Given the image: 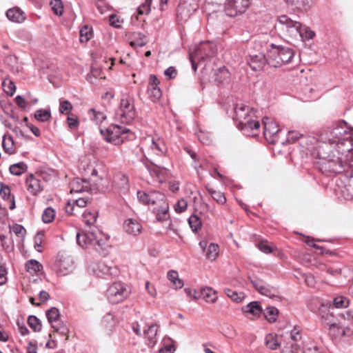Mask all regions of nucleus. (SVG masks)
Here are the masks:
<instances>
[{"label":"nucleus","mask_w":353,"mask_h":353,"mask_svg":"<svg viewBox=\"0 0 353 353\" xmlns=\"http://www.w3.org/2000/svg\"><path fill=\"white\" fill-rule=\"evenodd\" d=\"M319 139L323 142V145H335L336 152L342 150L348 152L353 149V130L343 121H339L332 125L325 128L320 133Z\"/></svg>","instance_id":"obj_1"},{"label":"nucleus","mask_w":353,"mask_h":353,"mask_svg":"<svg viewBox=\"0 0 353 353\" xmlns=\"http://www.w3.org/2000/svg\"><path fill=\"white\" fill-rule=\"evenodd\" d=\"M317 154L319 159L315 163V167L322 174L330 176L345 171L343 157L331 152L329 145H319Z\"/></svg>","instance_id":"obj_2"},{"label":"nucleus","mask_w":353,"mask_h":353,"mask_svg":"<svg viewBox=\"0 0 353 353\" xmlns=\"http://www.w3.org/2000/svg\"><path fill=\"white\" fill-rule=\"evenodd\" d=\"M294 56V50L288 47L268 45V65L272 68H279L292 61Z\"/></svg>","instance_id":"obj_3"},{"label":"nucleus","mask_w":353,"mask_h":353,"mask_svg":"<svg viewBox=\"0 0 353 353\" xmlns=\"http://www.w3.org/2000/svg\"><path fill=\"white\" fill-rule=\"evenodd\" d=\"M100 133L107 142L115 145L134 137V134L128 128L117 124H112L105 129H100Z\"/></svg>","instance_id":"obj_4"},{"label":"nucleus","mask_w":353,"mask_h":353,"mask_svg":"<svg viewBox=\"0 0 353 353\" xmlns=\"http://www.w3.org/2000/svg\"><path fill=\"white\" fill-rule=\"evenodd\" d=\"M252 108L243 103L236 104L234 107L233 119L236 121V126L241 130H254L260 127L259 121L253 120L250 114Z\"/></svg>","instance_id":"obj_5"},{"label":"nucleus","mask_w":353,"mask_h":353,"mask_svg":"<svg viewBox=\"0 0 353 353\" xmlns=\"http://www.w3.org/2000/svg\"><path fill=\"white\" fill-rule=\"evenodd\" d=\"M116 116L121 122L131 123L137 116L134 107V98L128 94H123L121 99L119 110Z\"/></svg>","instance_id":"obj_6"},{"label":"nucleus","mask_w":353,"mask_h":353,"mask_svg":"<svg viewBox=\"0 0 353 353\" xmlns=\"http://www.w3.org/2000/svg\"><path fill=\"white\" fill-rule=\"evenodd\" d=\"M130 294L128 285L122 282L113 283L107 290L106 296L112 304H117L123 301Z\"/></svg>","instance_id":"obj_7"},{"label":"nucleus","mask_w":353,"mask_h":353,"mask_svg":"<svg viewBox=\"0 0 353 353\" xmlns=\"http://www.w3.org/2000/svg\"><path fill=\"white\" fill-rule=\"evenodd\" d=\"M55 268L59 275L65 276L74 270V261L67 252H60L57 256Z\"/></svg>","instance_id":"obj_8"},{"label":"nucleus","mask_w":353,"mask_h":353,"mask_svg":"<svg viewBox=\"0 0 353 353\" xmlns=\"http://www.w3.org/2000/svg\"><path fill=\"white\" fill-rule=\"evenodd\" d=\"M250 6V0H226L224 10L227 16L235 17L244 13Z\"/></svg>","instance_id":"obj_9"},{"label":"nucleus","mask_w":353,"mask_h":353,"mask_svg":"<svg viewBox=\"0 0 353 353\" xmlns=\"http://www.w3.org/2000/svg\"><path fill=\"white\" fill-rule=\"evenodd\" d=\"M46 315L48 322L51 324L54 331L60 334L62 336H66L68 332V327L61 323H59V319L60 317L59 310L55 307H52L46 312Z\"/></svg>","instance_id":"obj_10"},{"label":"nucleus","mask_w":353,"mask_h":353,"mask_svg":"<svg viewBox=\"0 0 353 353\" xmlns=\"http://www.w3.org/2000/svg\"><path fill=\"white\" fill-rule=\"evenodd\" d=\"M108 237L99 230H94L91 245L99 255L105 256L108 253Z\"/></svg>","instance_id":"obj_11"},{"label":"nucleus","mask_w":353,"mask_h":353,"mask_svg":"<svg viewBox=\"0 0 353 353\" xmlns=\"http://www.w3.org/2000/svg\"><path fill=\"white\" fill-rule=\"evenodd\" d=\"M253 287L262 295L270 298L279 296V292L276 288L265 284L262 279L258 278H250Z\"/></svg>","instance_id":"obj_12"},{"label":"nucleus","mask_w":353,"mask_h":353,"mask_svg":"<svg viewBox=\"0 0 353 353\" xmlns=\"http://www.w3.org/2000/svg\"><path fill=\"white\" fill-rule=\"evenodd\" d=\"M216 52V45L213 43L205 41L196 46L193 53L197 59L204 61L208 58L214 57Z\"/></svg>","instance_id":"obj_13"},{"label":"nucleus","mask_w":353,"mask_h":353,"mask_svg":"<svg viewBox=\"0 0 353 353\" xmlns=\"http://www.w3.org/2000/svg\"><path fill=\"white\" fill-rule=\"evenodd\" d=\"M263 124L264 125V136L265 139L272 143L277 142L279 133L280 132L277 123L271 121L269 118L265 117L263 119Z\"/></svg>","instance_id":"obj_14"},{"label":"nucleus","mask_w":353,"mask_h":353,"mask_svg":"<svg viewBox=\"0 0 353 353\" xmlns=\"http://www.w3.org/2000/svg\"><path fill=\"white\" fill-rule=\"evenodd\" d=\"M279 23L282 26V30H285L292 34H302L301 23L292 20L286 15L281 16L279 19Z\"/></svg>","instance_id":"obj_15"},{"label":"nucleus","mask_w":353,"mask_h":353,"mask_svg":"<svg viewBox=\"0 0 353 353\" xmlns=\"http://www.w3.org/2000/svg\"><path fill=\"white\" fill-rule=\"evenodd\" d=\"M248 63L254 71H260L265 64L268 65V46L266 47V54L261 52L258 54L251 55L248 59Z\"/></svg>","instance_id":"obj_16"},{"label":"nucleus","mask_w":353,"mask_h":353,"mask_svg":"<svg viewBox=\"0 0 353 353\" xmlns=\"http://www.w3.org/2000/svg\"><path fill=\"white\" fill-rule=\"evenodd\" d=\"M26 185L28 191L32 195H37L43 190L41 181L34 174H30L26 179Z\"/></svg>","instance_id":"obj_17"},{"label":"nucleus","mask_w":353,"mask_h":353,"mask_svg":"<svg viewBox=\"0 0 353 353\" xmlns=\"http://www.w3.org/2000/svg\"><path fill=\"white\" fill-rule=\"evenodd\" d=\"M332 310L333 307H327L324 304H321L319 307V314L321 316L323 323L327 326L334 324L337 321Z\"/></svg>","instance_id":"obj_18"},{"label":"nucleus","mask_w":353,"mask_h":353,"mask_svg":"<svg viewBox=\"0 0 353 353\" xmlns=\"http://www.w3.org/2000/svg\"><path fill=\"white\" fill-rule=\"evenodd\" d=\"M123 227L125 232L130 235L137 236L141 232L142 226L141 223L131 218L124 221Z\"/></svg>","instance_id":"obj_19"},{"label":"nucleus","mask_w":353,"mask_h":353,"mask_svg":"<svg viewBox=\"0 0 353 353\" xmlns=\"http://www.w3.org/2000/svg\"><path fill=\"white\" fill-rule=\"evenodd\" d=\"M152 212L156 216V219L159 222L165 221L170 218L168 202H163L161 205H156L152 209Z\"/></svg>","instance_id":"obj_20"},{"label":"nucleus","mask_w":353,"mask_h":353,"mask_svg":"<svg viewBox=\"0 0 353 353\" xmlns=\"http://www.w3.org/2000/svg\"><path fill=\"white\" fill-rule=\"evenodd\" d=\"M214 81L221 85L228 84L230 81V73L225 66L219 68L214 72Z\"/></svg>","instance_id":"obj_21"},{"label":"nucleus","mask_w":353,"mask_h":353,"mask_svg":"<svg viewBox=\"0 0 353 353\" xmlns=\"http://www.w3.org/2000/svg\"><path fill=\"white\" fill-rule=\"evenodd\" d=\"M6 17L12 22L19 23L23 22L26 19L24 12L18 7L8 9L6 12Z\"/></svg>","instance_id":"obj_22"},{"label":"nucleus","mask_w":353,"mask_h":353,"mask_svg":"<svg viewBox=\"0 0 353 353\" xmlns=\"http://www.w3.org/2000/svg\"><path fill=\"white\" fill-rule=\"evenodd\" d=\"M89 190V183L86 180L75 178L70 183L71 192H88Z\"/></svg>","instance_id":"obj_23"},{"label":"nucleus","mask_w":353,"mask_h":353,"mask_svg":"<svg viewBox=\"0 0 353 353\" xmlns=\"http://www.w3.org/2000/svg\"><path fill=\"white\" fill-rule=\"evenodd\" d=\"M130 44L132 47H143L147 43L146 37L141 32H134L129 36Z\"/></svg>","instance_id":"obj_24"},{"label":"nucleus","mask_w":353,"mask_h":353,"mask_svg":"<svg viewBox=\"0 0 353 353\" xmlns=\"http://www.w3.org/2000/svg\"><path fill=\"white\" fill-rule=\"evenodd\" d=\"M150 149L157 155H163L167 152V146L163 141L161 138L152 139V143L150 145Z\"/></svg>","instance_id":"obj_25"},{"label":"nucleus","mask_w":353,"mask_h":353,"mask_svg":"<svg viewBox=\"0 0 353 353\" xmlns=\"http://www.w3.org/2000/svg\"><path fill=\"white\" fill-rule=\"evenodd\" d=\"M94 272L98 277H105L112 274V268L105 263L99 261L94 268Z\"/></svg>","instance_id":"obj_26"},{"label":"nucleus","mask_w":353,"mask_h":353,"mask_svg":"<svg viewBox=\"0 0 353 353\" xmlns=\"http://www.w3.org/2000/svg\"><path fill=\"white\" fill-rule=\"evenodd\" d=\"M158 327L157 324H151L148 329L143 330V334L148 341V345L154 346L157 343Z\"/></svg>","instance_id":"obj_27"},{"label":"nucleus","mask_w":353,"mask_h":353,"mask_svg":"<svg viewBox=\"0 0 353 353\" xmlns=\"http://www.w3.org/2000/svg\"><path fill=\"white\" fill-rule=\"evenodd\" d=\"M245 313H250L255 317H259L262 312L263 309L259 301H252L249 303L243 309Z\"/></svg>","instance_id":"obj_28"},{"label":"nucleus","mask_w":353,"mask_h":353,"mask_svg":"<svg viewBox=\"0 0 353 353\" xmlns=\"http://www.w3.org/2000/svg\"><path fill=\"white\" fill-rule=\"evenodd\" d=\"M94 230H92L88 231L86 233H77V243L81 246H86L88 245H91L92 238L94 236Z\"/></svg>","instance_id":"obj_29"},{"label":"nucleus","mask_w":353,"mask_h":353,"mask_svg":"<svg viewBox=\"0 0 353 353\" xmlns=\"http://www.w3.org/2000/svg\"><path fill=\"white\" fill-rule=\"evenodd\" d=\"M329 334L332 339H341L346 335L345 328L336 321L334 324H331L328 326Z\"/></svg>","instance_id":"obj_30"},{"label":"nucleus","mask_w":353,"mask_h":353,"mask_svg":"<svg viewBox=\"0 0 353 353\" xmlns=\"http://www.w3.org/2000/svg\"><path fill=\"white\" fill-rule=\"evenodd\" d=\"M202 297L208 303H214L217 299L216 292L211 288H205L201 289L199 292V298Z\"/></svg>","instance_id":"obj_31"},{"label":"nucleus","mask_w":353,"mask_h":353,"mask_svg":"<svg viewBox=\"0 0 353 353\" xmlns=\"http://www.w3.org/2000/svg\"><path fill=\"white\" fill-rule=\"evenodd\" d=\"M150 204L160 205L163 202H168L165 196L159 191H150Z\"/></svg>","instance_id":"obj_32"},{"label":"nucleus","mask_w":353,"mask_h":353,"mask_svg":"<svg viewBox=\"0 0 353 353\" xmlns=\"http://www.w3.org/2000/svg\"><path fill=\"white\" fill-rule=\"evenodd\" d=\"M336 153L340 157H343V161L345 164V170L347 168L353 167V149L350 150L348 152H343L342 150H339Z\"/></svg>","instance_id":"obj_33"},{"label":"nucleus","mask_w":353,"mask_h":353,"mask_svg":"<svg viewBox=\"0 0 353 353\" xmlns=\"http://www.w3.org/2000/svg\"><path fill=\"white\" fill-rule=\"evenodd\" d=\"M205 189L208 194L212 197V199L219 204L223 205L226 202V198L224 194L220 191H216L208 185L205 186Z\"/></svg>","instance_id":"obj_34"},{"label":"nucleus","mask_w":353,"mask_h":353,"mask_svg":"<svg viewBox=\"0 0 353 353\" xmlns=\"http://www.w3.org/2000/svg\"><path fill=\"white\" fill-rule=\"evenodd\" d=\"M27 169L28 165L23 161L12 164L9 168L10 173L15 176L21 175L27 171Z\"/></svg>","instance_id":"obj_35"},{"label":"nucleus","mask_w":353,"mask_h":353,"mask_svg":"<svg viewBox=\"0 0 353 353\" xmlns=\"http://www.w3.org/2000/svg\"><path fill=\"white\" fill-rule=\"evenodd\" d=\"M307 139L304 134H301L296 130H290L288 132L286 142L288 143H294L296 141L300 140L301 143H303L305 139Z\"/></svg>","instance_id":"obj_36"},{"label":"nucleus","mask_w":353,"mask_h":353,"mask_svg":"<svg viewBox=\"0 0 353 353\" xmlns=\"http://www.w3.org/2000/svg\"><path fill=\"white\" fill-rule=\"evenodd\" d=\"M92 37V28L87 25L83 26L79 32V40L81 43H87Z\"/></svg>","instance_id":"obj_37"},{"label":"nucleus","mask_w":353,"mask_h":353,"mask_svg":"<svg viewBox=\"0 0 353 353\" xmlns=\"http://www.w3.org/2000/svg\"><path fill=\"white\" fill-rule=\"evenodd\" d=\"M168 279L172 283L176 289L181 288L184 283L179 278V274L175 270H170L168 272Z\"/></svg>","instance_id":"obj_38"},{"label":"nucleus","mask_w":353,"mask_h":353,"mask_svg":"<svg viewBox=\"0 0 353 353\" xmlns=\"http://www.w3.org/2000/svg\"><path fill=\"white\" fill-rule=\"evenodd\" d=\"M83 221L88 226L93 225L97 221V212L85 210L83 215Z\"/></svg>","instance_id":"obj_39"},{"label":"nucleus","mask_w":353,"mask_h":353,"mask_svg":"<svg viewBox=\"0 0 353 353\" xmlns=\"http://www.w3.org/2000/svg\"><path fill=\"white\" fill-rule=\"evenodd\" d=\"M262 313L269 322L272 323L276 321L279 310L276 307L271 306L268 307Z\"/></svg>","instance_id":"obj_40"},{"label":"nucleus","mask_w":353,"mask_h":353,"mask_svg":"<svg viewBox=\"0 0 353 353\" xmlns=\"http://www.w3.org/2000/svg\"><path fill=\"white\" fill-rule=\"evenodd\" d=\"M36 174L45 181H50L54 176V171L48 168H41L38 170Z\"/></svg>","instance_id":"obj_41"},{"label":"nucleus","mask_w":353,"mask_h":353,"mask_svg":"<svg viewBox=\"0 0 353 353\" xmlns=\"http://www.w3.org/2000/svg\"><path fill=\"white\" fill-rule=\"evenodd\" d=\"M28 324L35 332H39L42 330V324L40 319L34 315H30L28 316Z\"/></svg>","instance_id":"obj_42"},{"label":"nucleus","mask_w":353,"mask_h":353,"mask_svg":"<svg viewBox=\"0 0 353 353\" xmlns=\"http://www.w3.org/2000/svg\"><path fill=\"white\" fill-rule=\"evenodd\" d=\"M42 265L37 260L31 259L26 263V270L30 274H35L41 270Z\"/></svg>","instance_id":"obj_43"},{"label":"nucleus","mask_w":353,"mask_h":353,"mask_svg":"<svg viewBox=\"0 0 353 353\" xmlns=\"http://www.w3.org/2000/svg\"><path fill=\"white\" fill-rule=\"evenodd\" d=\"M288 5L294 6L298 10H306L310 7L309 0H283Z\"/></svg>","instance_id":"obj_44"},{"label":"nucleus","mask_w":353,"mask_h":353,"mask_svg":"<svg viewBox=\"0 0 353 353\" xmlns=\"http://www.w3.org/2000/svg\"><path fill=\"white\" fill-rule=\"evenodd\" d=\"M205 252V256L210 261H214L219 254V246L216 244L211 243Z\"/></svg>","instance_id":"obj_45"},{"label":"nucleus","mask_w":353,"mask_h":353,"mask_svg":"<svg viewBox=\"0 0 353 353\" xmlns=\"http://www.w3.org/2000/svg\"><path fill=\"white\" fill-rule=\"evenodd\" d=\"M188 221L190 227L194 232H197L199 230H201L202 223L201 219L197 215H191Z\"/></svg>","instance_id":"obj_46"},{"label":"nucleus","mask_w":353,"mask_h":353,"mask_svg":"<svg viewBox=\"0 0 353 353\" xmlns=\"http://www.w3.org/2000/svg\"><path fill=\"white\" fill-rule=\"evenodd\" d=\"M2 146L6 153L9 154L14 153V150L13 148L14 140L11 136H9L8 139H6L5 135L3 136Z\"/></svg>","instance_id":"obj_47"},{"label":"nucleus","mask_w":353,"mask_h":353,"mask_svg":"<svg viewBox=\"0 0 353 353\" xmlns=\"http://www.w3.org/2000/svg\"><path fill=\"white\" fill-rule=\"evenodd\" d=\"M147 94L150 100L153 102L159 100L161 95V91L159 86L157 87H148Z\"/></svg>","instance_id":"obj_48"},{"label":"nucleus","mask_w":353,"mask_h":353,"mask_svg":"<svg viewBox=\"0 0 353 353\" xmlns=\"http://www.w3.org/2000/svg\"><path fill=\"white\" fill-rule=\"evenodd\" d=\"M349 305V299L345 296H339L333 299V309L335 308H345ZM331 307V305L330 306Z\"/></svg>","instance_id":"obj_49"},{"label":"nucleus","mask_w":353,"mask_h":353,"mask_svg":"<svg viewBox=\"0 0 353 353\" xmlns=\"http://www.w3.org/2000/svg\"><path fill=\"white\" fill-rule=\"evenodd\" d=\"M34 117L39 121L45 122L50 119L51 113L50 110L39 109L35 112Z\"/></svg>","instance_id":"obj_50"},{"label":"nucleus","mask_w":353,"mask_h":353,"mask_svg":"<svg viewBox=\"0 0 353 353\" xmlns=\"http://www.w3.org/2000/svg\"><path fill=\"white\" fill-rule=\"evenodd\" d=\"M265 344L267 347L272 350H275L279 347L276 336L273 335L272 334H269L266 336Z\"/></svg>","instance_id":"obj_51"},{"label":"nucleus","mask_w":353,"mask_h":353,"mask_svg":"<svg viewBox=\"0 0 353 353\" xmlns=\"http://www.w3.org/2000/svg\"><path fill=\"white\" fill-rule=\"evenodd\" d=\"M224 292L228 297H230L232 301L236 303L241 302L244 298L243 293H239L236 291H234L229 288H225L224 290Z\"/></svg>","instance_id":"obj_52"},{"label":"nucleus","mask_w":353,"mask_h":353,"mask_svg":"<svg viewBox=\"0 0 353 353\" xmlns=\"http://www.w3.org/2000/svg\"><path fill=\"white\" fill-rule=\"evenodd\" d=\"M55 217L54 210L50 207L46 208L42 214V220L45 223H51Z\"/></svg>","instance_id":"obj_53"},{"label":"nucleus","mask_w":353,"mask_h":353,"mask_svg":"<svg viewBox=\"0 0 353 353\" xmlns=\"http://www.w3.org/2000/svg\"><path fill=\"white\" fill-rule=\"evenodd\" d=\"M50 6L54 13L57 16H61L63 12V5L61 0H52Z\"/></svg>","instance_id":"obj_54"},{"label":"nucleus","mask_w":353,"mask_h":353,"mask_svg":"<svg viewBox=\"0 0 353 353\" xmlns=\"http://www.w3.org/2000/svg\"><path fill=\"white\" fill-rule=\"evenodd\" d=\"M2 85L3 87L4 91L7 93V94L10 96H12L16 90V85L14 82L11 81L8 79H6L3 83Z\"/></svg>","instance_id":"obj_55"},{"label":"nucleus","mask_w":353,"mask_h":353,"mask_svg":"<svg viewBox=\"0 0 353 353\" xmlns=\"http://www.w3.org/2000/svg\"><path fill=\"white\" fill-rule=\"evenodd\" d=\"M223 334L228 339H232L236 336V331L234 326L225 324L223 327Z\"/></svg>","instance_id":"obj_56"},{"label":"nucleus","mask_w":353,"mask_h":353,"mask_svg":"<svg viewBox=\"0 0 353 353\" xmlns=\"http://www.w3.org/2000/svg\"><path fill=\"white\" fill-rule=\"evenodd\" d=\"M72 109V105L69 101L63 100L60 101L59 111L61 113L68 114Z\"/></svg>","instance_id":"obj_57"},{"label":"nucleus","mask_w":353,"mask_h":353,"mask_svg":"<svg viewBox=\"0 0 353 353\" xmlns=\"http://www.w3.org/2000/svg\"><path fill=\"white\" fill-rule=\"evenodd\" d=\"M1 189H0V195L4 200H10L12 198L10 194V189L8 185H3L2 183H0Z\"/></svg>","instance_id":"obj_58"},{"label":"nucleus","mask_w":353,"mask_h":353,"mask_svg":"<svg viewBox=\"0 0 353 353\" xmlns=\"http://www.w3.org/2000/svg\"><path fill=\"white\" fill-rule=\"evenodd\" d=\"M149 196H150V192H145L143 191H138L137 192V198H138L139 201H141V203H143V204H145V205L150 204Z\"/></svg>","instance_id":"obj_59"},{"label":"nucleus","mask_w":353,"mask_h":353,"mask_svg":"<svg viewBox=\"0 0 353 353\" xmlns=\"http://www.w3.org/2000/svg\"><path fill=\"white\" fill-rule=\"evenodd\" d=\"M89 112L97 122L101 123L106 119V116L103 112H97L94 109H91Z\"/></svg>","instance_id":"obj_60"},{"label":"nucleus","mask_w":353,"mask_h":353,"mask_svg":"<svg viewBox=\"0 0 353 353\" xmlns=\"http://www.w3.org/2000/svg\"><path fill=\"white\" fill-rule=\"evenodd\" d=\"M8 272L5 264L0 262V285L6 284L7 281Z\"/></svg>","instance_id":"obj_61"},{"label":"nucleus","mask_w":353,"mask_h":353,"mask_svg":"<svg viewBox=\"0 0 353 353\" xmlns=\"http://www.w3.org/2000/svg\"><path fill=\"white\" fill-rule=\"evenodd\" d=\"M187 201L185 199L179 200L174 206V210L177 213H181L187 209Z\"/></svg>","instance_id":"obj_62"},{"label":"nucleus","mask_w":353,"mask_h":353,"mask_svg":"<svg viewBox=\"0 0 353 353\" xmlns=\"http://www.w3.org/2000/svg\"><path fill=\"white\" fill-rule=\"evenodd\" d=\"M68 125L70 129H75L79 125V121L77 117L71 114L67 118Z\"/></svg>","instance_id":"obj_63"},{"label":"nucleus","mask_w":353,"mask_h":353,"mask_svg":"<svg viewBox=\"0 0 353 353\" xmlns=\"http://www.w3.org/2000/svg\"><path fill=\"white\" fill-rule=\"evenodd\" d=\"M168 176V171L163 167H160L156 179L160 183L165 181Z\"/></svg>","instance_id":"obj_64"}]
</instances>
